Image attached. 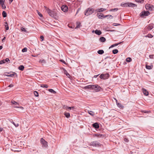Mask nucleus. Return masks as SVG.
<instances>
[{"mask_svg": "<svg viewBox=\"0 0 154 154\" xmlns=\"http://www.w3.org/2000/svg\"><path fill=\"white\" fill-rule=\"evenodd\" d=\"M46 12L48 14L52 17H54L56 15V14L54 11L50 10L49 8L45 7Z\"/></svg>", "mask_w": 154, "mask_h": 154, "instance_id": "obj_1", "label": "nucleus"}, {"mask_svg": "<svg viewBox=\"0 0 154 154\" xmlns=\"http://www.w3.org/2000/svg\"><path fill=\"white\" fill-rule=\"evenodd\" d=\"M94 12V10L92 8H88L85 11V14L86 16H88L92 14Z\"/></svg>", "mask_w": 154, "mask_h": 154, "instance_id": "obj_2", "label": "nucleus"}, {"mask_svg": "<svg viewBox=\"0 0 154 154\" xmlns=\"http://www.w3.org/2000/svg\"><path fill=\"white\" fill-rule=\"evenodd\" d=\"M145 7L147 10L150 11H152L154 8V6L152 5L146 4L145 5Z\"/></svg>", "mask_w": 154, "mask_h": 154, "instance_id": "obj_3", "label": "nucleus"}, {"mask_svg": "<svg viewBox=\"0 0 154 154\" xmlns=\"http://www.w3.org/2000/svg\"><path fill=\"white\" fill-rule=\"evenodd\" d=\"M41 143L42 145V146L47 148L48 146V142L43 138H41L40 140Z\"/></svg>", "mask_w": 154, "mask_h": 154, "instance_id": "obj_4", "label": "nucleus"}, {"mask_svg": "<svg viewBox=\"0 0 154 154\" xmlns=\"http://www.w3.org/2000/svg\"><path fill=\"white\" fill-rule=\"evenodd\" d=\"M91 89L94 90L96 91H98L100 90L101 88L97 85H92Z\"/></svg>", "mask_w": 154, "mask_h": 154, "instance_id": "obj_5", "label": "nucleus"}, {"mask_svg": "<svg viewBox=\"0 0 154 154\" xmlns=\"http://www.w3.org/2000/svg\"><path fill=\"white\" fill-rule=\"evenodd\" d=\"M109 77L108 74H101L100 76V78L102 79H107Z\"/></svg>", "mask_w": 154, "mask_h": 154, "instance_id": "obj_6", "label": "nucleus"}, {"mask_svg": "<svg viewBox=\"0 0 154 154\" xmlns=\"http://www.w3.org/2000/svg\"><path fill=\"white\" fill-rule=\"evenodd\" d=\"M91 145L94 146L99 147L100 146L101 144L99 142L97 141H95L91 142Z\"/></svg>", "mask_w": 154, "mask_h": 154, "instance_id": "obj_7", "label": "nucleus"}, {"mask_svg": "<svg viewBox=\"0 0 154 154\" xmlns=\"http://www.w3.org/2000/svg\"><path fill=\"white\" fill-rule=\"evenodd\" d=\"M150 13L149 11H143L140 14L141 16H147L150 14Z\"/></svg>", "mask_w": 154, "mask_h": 154, "instance_id": "obj_8", "label": "nucleus"}, {"mask_svg": "<svg viewBox=\"0 0 154 154\" xmlns=\"http://www.w3.org/2000/svg\"><path fill=\"white\" fill-rule=\"evenodd\" d=\"M11 103L12 104V105H13V104L16 105L15 106H14V107L21 108L23 109V108L21 106L19 107V104L18 103H17V102H15L14 101H11Z\"/></svg>", "mask_w": 154, "mask_h": 154, "instance_id": "obj_9", "label": "nucleus"}, {"mask_svg": "<svg viewBox=\"0 0 154 154\" xmlns=\"http://www.w3.org/2000/svg\"><path fill=\"white\" fill-rule=\"evenodd\" d=\"M63 108L66 109L71 110L72 109V110H73L74 109V106L69 107L67 106L64 105L63 106Z\"/></svg>", "mask_w": 154, "mask_h": 154, "instance_id": "obj_10", "label": "nucleus"}, {"mask_svg": "<svg viewBox=\"0 0 154 154\" xmlns=\"http://www.w3.org/2000/svg\"><path fill=\"white\" fill-rule=\"evenodd\" d=\"M61 8L62 11L63 12H66L67 11L68 7L66 6L63 5L61 7Z\"/></svg>", "mask_w": 154, "mask_h": 154, "instance_id": "obj_11", "label": "nucleus"}, {"mask_svg": "<svg viewBox=\"0 0 154 154\" xmlns=\"http://www.w3.org/2000/svg\"><path fill=\"white\" fill-rule=\"evenodd\" d=\"M15 75H16V76L17 77V73L15 72H13V73L12 74H9L8 75H7V74H5L4 75L5 76H6L8 77H13Z\"/></svg>", "mask_w": 154, "mask_h": 154, "instance_id": "obj_12", "label": "nucleus"}, {"mask_svg": "<svg viewBox=\"0 0 154 154\" xmlns=\"http://www.w3.org/2000/svg\"><path fill=\"white\" fill-rule=\"evenodd\" d=\"M142 90L145 96H148L149 95V92L146 89L142 88Z\"/></svg>", "mask_w": 154, "mask_h": 154, "instance_id": "obj_13", "label": "nucleus"}, {"mask_svg": "<svg viewBox=\"0 0 154 154\" xmlns=\"http://www.w3.org/2000/svg\"><path fill=\"white\" fill-rule=\"evenodd\" d=\"M137 5L132 3H128V7H136Z\"/></svg>", "mask_w": 154, "mask_h": 154, "instance_id": "obj_14", "label": "nucleus"}, {"mask_svg": "<svg viewBox=\"0 0 154 154\" xmlns=\"http://www.w3.org/2000/svg\"><path fill=\"white\" fill-rule=\"evenodd\" d=\"M97 16L99 19H102L103 18V14L101 13H98L97 14Z\"/></svg>", "mask_w": 154, "mask_h": 154, "instance_id": "obj_15", "label": "nucleus"}, {"mask_svg": "<svg viewBox=\"0 0 154 154\" xmlns=\"http://www.w3.org/2000/svg\"><path fill=\"white\" fill-rule=\"evenodd\" d=\"M93 127L97 129L99 128V124L97 123H94L93 124Z\"/></svg>", "mask_w": 154, "mask_h": 154, "instance_id": "obj_16", "label": "nucleus"}, {"mask_svg": "<svg viewBox=\"0 0 154 154\" xmlns=\"http://www.w3.org/2000/svg\"><path fill=\"white\" fill-rule=\"evenodd\" d=\"M63 71L64 73L66 75V76L69 78L70 76V75L67 72V71L65 69H63Z\"/></svg>", "mask_w": 154, "mask_h": 154, "instance_id": "obj_17", "label": "nucleus"}, {"mask_svg": "<svg viewBox=\"0 0 154 154\" xmlns=\"http://www.w3.org/2000/svg\"><path fill=\"white\" fill-rule=\"evenodd\" d=\"M81 23L80 22H77L76 23V26L75 27V29L79 28L81 25Z\"/></svg>", "mask_w": 154, "mask_h": 154, "instance_id": "obj_18", "label": "nucleus"}, {"mask_svg": "<svg viewBox=\"0 0 154 154\" xmlns=\"http://www.w3.org/2000/svg\"><path fill=\"white\" fill-rule=\"evenodd\" d=\"M153 27V25L152 24H149L147 27V29L149 30H151Z\"/></svg>", "mask_w": 154, "mask_h": 154, "instance_id": "obj_19", "label": "nucleus"}, {"mask_svg": "<svg viewBox=\"0 0 154 154\" xmlns=\"http://www.w3.org/2000/svg\"><path fill=\"white\" fill-rule=\"evenodd\" d=\"M95 33L98 35H100L101 34V32L100 30H96L95 31Z\"/></svg>", "mask_w": 154, "mask_h": 154, "instance_id": "obj_20", "label": "nucleus"}, {"mask_svg": "<svg viewBox=\"0 0 154 154\" xmlns=\"http://www.w3.org/2000/svg\"><path fill=\"white\" fill-rule=\"evenodd\" d=\"M121 6L123 7H128V3H122Z\"/></svg>", "mask_w": 154, "mask_h": 154, "instance_id": "obj_21", "label": "nucleus"}, {"mask_svg": "<svg viewBox=\"0 0 154 154\" xmlns=\"http://www.w3.org/2000/svg\"><path fill=\"white\" fill-rule=\"evenodd\" d=\"M146 67L147 69H151L152 68V65L150 66H149L146 65Z\"/></svg>", "mask_w": 154, "mask_h": 154, "instance_id": "obj_22", "label": "nucleus"}, {"mask_svg": "<svg viewBox=\"0 0 154 154\" xmlns=\"http://www.w3.org/2000/svg\"><path fill=\"white\" fill-rule=\"evenodd\" d=\"M106 10V9L103 8H101L99 9H98L97 12H102L103 11H105Z\"/></svg>", "mask_w": 154, "mask_h": 154, "instance_id": "obj_23", "label": "nucleus"}, {"mask_svg": "<svg viewBox=\"0 0 154 154\" xmlns=\"http://www.w3.org/2000/svg\"><path fill=\"white\" fill-rule=\"evenodd\" d=\"M24 67L23 66L21 65H20L19 67H18V69L21 71H23L24 70Z\"/></svg>", "mask_w": 154, "mask_h": 154, "instance_id": "obj_24", "label": "nucleus"}, {"mask_svg": "<svg viewBox=\"0 0 154 154\" xmlns=\"http://www.w3.org/2000/svg\"><path fill=\"white\" fill-rule=\"evenodd\" d=\"M48 91L54 94H55L56 93V92L55 91L52 89H48Z\"/></svg>", "mask_w": 154, "mask_h": 154, "instance_id": "obj_25", "label": "nucleus"}, {"mask_svg": "<svg viewBox=\"0 0 154 154\" xmlns=\"http://www.w3.org/2000/svg\"><path fill=\"white\" fill-rule=\"evenodd\" d=\"M64 114L66 117L67 118H69L70 116V114L69 112H65Z\"/></svg>", "mask_w": 154, "mask_h": 154, "instance_id": "obj_26", "label": "nucleus"}, {"mask_svg": "<svg viewBox=\"0 0 154 154\" xmlns=\"http://www.w3.org/2000/svg\"><path fill=\"white\" fill-rule=\"evenodd\" d=\"M100 41L101 42H104L106 41V39L105 38L103 37H100Z\"/></svg>", "mask_w": 154, "mask_h": 154, "instance_id": "obj_27", "label": "nucleus"}, {"mask_svg": "<svg viewBox=\"0 0 154 154\" xmlns=\"http://www.w3.org/2000/svg\"><path fill=\"white\" fill-rule=\"evenodd\" d=\"M40 87L42 88H48V86L46 84H42L40 85Z\"/></svg>", "mask_w": 154, "mask_h": 154, "instance_id": "obj_28", "label": "nucleus"}, {"mask_svg": "<svg viewBox=\"0 0 154 154\" xmlns=\"http://www.w3.org/2000/svg\"><path fill=\"white\" fill-rule=\"evenodd\" d=\"M2 16L4 17H5L7 16V14L6 13L5 11H3L2 13Z\"/></svg>", "mask_w": 154, "mask_h": 154, "instance_id": "obj_29", "label": "nucleus"}, {"mask_svg": "<svg viewBox=\"0 0 154 154\" xmlns=\"http://www.w3.org/2000/svg\"><path fill=\"white\" fill-rule=\"evenodd\" d=\"M146 37H148L149 38H152L153 37V36L150 34H148L144 36Z\"/></svg>", "mask_w": 154, "mask_h": 154, "instance_id": "obj_30", "label": "nucleus"}, {"mask_svg": "<svg viewBox=\"0 0 154 154\" xmlns=\"http://www.w3.org/2000/svg\"><path fill=\"white\" fill-rule=\"evenodd\" d=\"M97 53L99 54H102L104 53V51L103 50H99L97 51Z\"/></svg>", "mask_w": 154, "mask_h": 154, "instance_id": "obj_31", "label": "nucleus"}, {"mask_svg": "<svg viewBox=\"0 0 154 154\" xmlns=\"http://www.w3.org/2000/svg\"><path fill=\"white\" fill-rule=\"evenodd\" d=\"M5 26L6 27V30H8L9 29V26L7 22H5Z\"/></svg>", "mask_w": 154, "mask_h": 154, "instance_id": "obj_32", "label": "nucleus"}, {"mask_svg": "<svg viewBox=\"0 0 154 154\" xmlns=\"http://www.w3.org/2000/svg\"><path fill=\"white\" fill-rule=\"evenodd\" d=\"M88 113L91 116H94V112L92 111L88 110Z\"/></svg>", "mask_w": 154, "mask_h": 154, "instance_id": "obj_33", "label": "nucleus"}, {"mask_svg": "<svg viewBox=\"0 0 154 154\" xmlns=\"http://www.w3.org/2000/svg\"><path fill=\"white\" fill-rule=\"evenodd\" d=\"M0 5L3 9H5L6 8V6L5 5L4 3L0 4Z\"/></svg>", "mask_w": 154, "mask_h": 154, "instance_id": "obj_34", "label": "nucleus"}, {"mask_svg": "<svg viewBox=\"0 0 154 154\" xmlns=\"http://www.w3.org/2000/svg\"><path fill=\"white\" fill-rule=\"evenodd\" d=\"M39 62L42 63L44 64L45 63V61L44 59L40 60L39 61Z\"/></svg>", "mask_w": 154, "mask_h": 154, "instance_id": "obj_35", "label": "nucleus"}, {"mask_svg": "<svg viewBox=\"0 0 154 154\" xmlns=\"http://www.w3.org/2000/svg\"><path fill=\"white\" fill-rule=\"evenodd\" d=\"M118 52V50L114 49L112 51V53L113 54H117Z\"/></svg>", "mask_w": 154, "mask_h": 154, "instance_id": "obj_36", "label": "nucleus"}, {"mask_svg": "<svg viewBox=\"0 0 154 154\" xmlns=\"http://www.w3.org/2000/svg\"><path fill=\"white\" fill-rule=\"evenodd\" d=\"M132 60L131 58L128 57L126 59V61L128 62H130Z\"/></svg>", "mask_w": 154, "mask_h": 154, "instance_id": "obj_37", "label": "nucleus"}, {"mask_svg": "<svg viewBox=\"0 0 154 154\" xmlns=\"http://www.w3.org/2000/svg\"><path fill=\"white\" fill-rule=\"evenodd\" d=\"M34 94L35 96L37 97L38 96V92L36 91H34Z\"/></svg>", "mask_w": 154, "mask_h": 154, "instance_id": "obj_38", "label": "nucleus"}, {"mask_svg": "<svg viewBox=\"0 0 154 154\" xmlns=\"http://www.w3.org/2000/svg\"><path fill=\"white\" fill-rule=\"evenodd\" d=\"M92 85H89L85 87V88H86L92 89Z\"/></svg>", "mask_w": 154, "mask_h": 154, "instance_id": "obj_39", "label": "nucleus"}, {"mask_svg": "<svg viewBox=\"0 0 154 154\" xmlns=\"http://www.w3.org/2000/svg\"><path fill=\"white\" fill-rule=\"evenodd\" d=\"M118 10V9L117 8L112 9L110 10L109 11H117Z\"/></svg>", "mask_w": 154, "mask_h": 154, "instance_id": "obj_40", "label": "nucleus"}, {"mask_svg": "<svg viewBox=\"0 0 154 154\" xmlns=\"http://www.w3.org/2000/svg\"><path fill=\"white\" fill-rule=\"evenodd\" d=\"M21 30L22 31H23L25 32H27V31H26V30L23 27H21Z\"/></svg>", "mask_w": 154, "mask_h": 154, "instance_id": "obj_41", "label": "nucleus"}, {"mask_svg": "<svg viewBox=\"0 0 154 154\" xmlns=\"http://www.w3.org/2000/svg\"><path fill=\"white\" fill-rule=\"evenodd\" d=\"M27 51V48H23L22 50V52H26Z\"/></svg>", "mask_w": 154, "mask_h": 154, "instance_id": "obj_42", "label": "nucleus"}, {"mask_svg": "<svg viewBox=\"0 0 154 154\" xmlns=\"http://www.w3.org/2000/svg\"><path fill=\"white\" fill-rule=\"evenodd\" d=\"M36 11L38 13V14L41 17H42V14L39 12L38 10H36Z\"/></svg>", "mask_w": 154, "mask_h": 154, "instance_id": "obj_43", "label": "nucleus"}, {"mask_svg": "<svg viewBox=\"0 0 154 154\" xmlns=\"http://www.w3.org/2000/svg\"><path fill=\"white\" fill-rule=\"evenodd\" d=\"M122 42H120V43H116V44H114V45H112V46H111V47H114V46H117L118 45L120 44L121 43H122Z\"/></svg>", "mask_w": 154, "mask_h": 154, "instance_id": "obj_44", "label": "nucleus"}, {"mask_svg": "<svg viewBox=\"0 0 154 154\" xmlns=\"http://www.w3.org/2000/svg\"><path fill=\"white\" fill-rule=\"evenodd\" d=\"M5 63V60H3L0 61V64H2Z\"/></svg>", "mask_w": 154, "mask_h": 154, "instance_id": "obj_45", "label": "nucleus"}, {"mask_svg": "<svg viewBox=\"0 0 154 154\" xmlns=\"http://www.w3.org/2000/svg\"><path fill=\"white\" fill-rule=\"evenodd\" d=\"M40 38L41 39V41L42 42V41H43L44 37L43 36H42V35L40 37Z\"/></svg>", "mask_w": 154, "mask_h": 154, "instance_id": "obj_46", "label": "nucleus"}, {"mask_svg": "<svg viewBox=\"0 0 154 154\" xmlns=\"http://www.w3.org/2000/svg\"><path fill=\"white\" fill-rule=\"evenodd\" d=\"M5 60V62H8V61H10L9 59L8 58H6Z\"/></svg>", "mask_w": 154, "mask_h": 154, "instance_id": "obj_47", "label": "nucleus"}, {"mask_svg": "<svg viewBox=\"0 0 154 154\" xmlns=\"http://www.w3.org/2000/svg\"><path fill=\"white\" fill-rule=\"evenodd\" d=\"M98 137H101L102 136V134H97L96 135Z\"/></svg>", "mask_w": 154, "mask_h": 154, "instance_id": "obj_48", "label": "nucleus"}, {"mask_svg": "<svg viewBox=\"0 0 154 154\" xmlns=\"http://www.w3.org/2000/svg\"><path fill=\"white\" fill-rule=\"evenodd\" d=\"M60 61L62 62L63 63H64L65 64H66V62L65 61H64L63 60H60Z\"/></svg>", "mask_w": 154, "mask_h": 154, "instance_id": "obj_49", "label": "nucleus"}, {"mask_svg": "<svg viewBox=\"0 0 154 154\" xmlns=\"http://www.w3.org/2000/svg\"><path fill=\"white\" fill-rule=\"evenodd\" d=\"M5 0H0V4L4 3Z\"/></svg>", "mask_w": 154, "mask_h": 154, "instance_id": "obj_50", "label": "nucleus"}, {"mask_svg": "<svg viewBox=\"0 0 154 154\" xmlns=\"http://www.w3.org/2000/svg\"><path fill=\"white\" fill-rule=\"evenodd\" d=\"M109 18L110 19H112L113 18V17L111 15H109Z\"/></svg>", "mask_w": 154, "mask_h": 154, "instance_id": "obj_51", "label": "nucleus"}, {"mask_svg": "<svg viewBox=\"0 0 154 154\" xmlns=\"http://www.w3.org/2000/svg\"><path fill=\"white\" fill-rule=\"evenodd\" d=\"M118 106L120 107H122V105H121V104L120 103H118Z\"/></svg>", "mask_w": 154, "mask_h": 154, "instance_id": "obj_52", "label": "nucleus"}, {"mask_svg": "<svg viewBox=\"0 0 154 154\" xmlns=\"http://www.w3.org/2000/svg\"><path fill=\"white\" fill-rule=\"evenodd\" d=\"M153 56H154V55H150L149 56V57L151 59H152L153 58Z\"/></svg>", "mask_w": 154, "mask_h": 154, "instance_id": "obj_53", "label": "nucleus"}, {"mask_svg": "<svg viewBox=\"0 0 154 154\" xmlns=\"http://www.w3.org/2000/svg\"><path fill=\"white\" fill-rule=\"evenodd\" d=\"M14 125L15 126V127H17L19 126V125L18 123L16 124H14Z\"/></svg>", "mask_w": 154, "mask_h": 154, "instance_id": "obj_54", "label": "nucleus"}, {"mask_svg": "<svg viewBox=\"0 0 154 154\" xmlns=\"http://www.w3.org/2000/svg\"><path fill=\"white\" fill-rule=\"evenodd\" d=\"M124 141L126 142H127L128 141V140L127 138L124 139Z\"/></svg>", "mask_w": 154, "mask_h": 154, "instance_id": "obj_55", "label": "nucleus"}, {"mask_svg": "<svg viewBox=\"0 0 154 154\" xmlns=\"http://www.w3.org/2000/svg\"><path fill=\"white\" fill-rule=\"evenodd\" d=\"M109 15H106L105 16L103 15V18H105L107 17H109Z\"/></svg>", "mask_w": 154, "mask_h": 154, "instance_id": "obj_56", "label": "nucleus"}, {"mask_svg": "<svg viewBox=\"0 0 154 154\" xmlns=\"http://www.w3.org/2000/svg\"><path fill=\"white\" fill-rule=\"evenodd\" d=\"M13 85H12V84H11L10 85H9V86H8V87H12L13 86Z\"/></svg>", "mask_w": 154, "mask_h": 154, "instance_id": "obj_57", "label": "nucleus"}, {"mask_svg": "<svg viewBox=\"0 0 154 154\" xmlns=\"http://www.w3.org/2000/svg\"><path fill=\"white\" fill-rule=\"evenodd\" d=\"M3 130V129L2 128L0 127V132L2 131Z\"/></svg>", "mask_w": 154, "mask_h": 154, "instance_id": "obj_58", "label": "nucleus"}, {"mask_svg": "<svg viewBox=\"0 0 154 154\" xmlns=\"http://www.w3.org/2000/svg\"><path fill=\"white\" fill-rule=\"evenodd\" d=\"M142 1L139 0L138 1V2H140V3H143V2L144 0H141Z\"/></svg>", "mask_w": 154, "mask_h": 154, "instance_id": "obj_59", "label": "nucleus"}, {"mask_svg": "<svg viewBox=\"0 0 154 154\" xmlns=\"http://www.w3.org/2000/svg\"><path fill=\"white\" fill-rule=\"evenodd\" d=\"M6 38L5 37H4L2 39V41L3 42H4V40H5V39Z\"/></svg>", "mask_w": 154, "mask_h": 154, "instance_id": "obj_60", "label": "nucleus"}, {"mask_svg": "<svg viewBox=\"0 0 154 154\" xmlns=\"http://www.w3.org/2000/svg\"><path fill=\"white\" fill-rule=\"evenodd\" d=\"M3 48V47L2 46H0V50H1Z\"/></svg>", "mask_w": 154, "mask_h": 154, "instance_id": "obj_61", "label": "nucleus"}, {"mask_svg": "<svg viewBox=\"0 0 154 154\" xmlns=\"http://www.w3.org/2000/svg\"><path fill=\"white\" fill-rule=\"evenodd\" d=\"M98 75H94V77L95 78H96L97 77V76H98Z\"/></svg>", "mask_w": 154, "mask_h": 154, "instance_id": "obj_62", "label": "nucleus"}, {"mask_svg": "<svg viewBox=\"0 0 154 154\" xmlns=\"http://www.w3.org/2000/svg\"><path fill=\"white\" fill-rule=\"evenodd\" d=\"M7 74V75H8L9 74V73H6L5 74Z\"/></svg>", "mask_w": 154, "mask_h": 154, "instance_id": "obj_63", "label": "nucleus"}, {"mask_svg": "<svg viewBox=\"0 0 154 154\" xmlns=\"http://www.w3.org/2000/svg\"><path fill=\"white\" fill-rule=\"evenodd\" d=\"M79 12V10H78L76 12V14H77Z\"/></svg>", "mask_w": 154, "mask_h": 154, "instance_id": "obj_64", "label": "nucleus"}]
</instances>
